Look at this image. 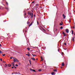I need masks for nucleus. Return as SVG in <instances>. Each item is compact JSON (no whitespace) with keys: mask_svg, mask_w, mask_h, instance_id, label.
<instances>
[{"mask_svg":"<svg viewBox=\"0 0 75 75\" xmlns=\"http://www.w3.org/2000/svg\"><path fill=\"white\" fill-rule=\"evenodd\" d=\"M62 34H64V35L65 34V33H64V32H63V33Z\"/></svg>","mask_w":75,"mask_h":75,"instance_id":"obj_34","label":"nucleus"},{"mask_svg":"<svg viewBox=\"0 0 75 75\" xmlns=\"http://www.w3.org/2000/svg\"><path fill=\"white\" fill-rule=\"evenodd\" d=\"M64 65H65V64H64V63H62V67H64Z\"/></svg>","mask_w":75,"mask_h":75,"instance_id":"obj_9","label":"nucleus"},{"mask_svg":"<svg viewBox=\"0 0 75 75\" xmlns=\"http://www.w3.org/2000/svg\"><path fill=\"white\" fill-rule=\"evenodd\" d=\"M67 34L64 35V37H65V36H67Z\"/></svg>","mask_w":75,"mask_h":75,"instance_id":"obj_27","label":"nucleus"},{"mask_svg":"<svg viewBox=\"0 0 75 75\" xmlns=\"http://www.w3.org/2000/svg\"><path fill=\"white\" fill-rule=\"evenodd\" d=\"M69 21H71V19H69Z\"/></svg>","mask_w":75,"mask_h":75,"instance_id":"obj_51","label":"nucleus"},{"mask_svg":"<svg viewBox=\"0 0 75 75\" xmlns=\"http://www.w3.org/2000/svg\"><path fill=\"white\" fill-rule=\"evenodd\" d=\"M31 59H32L33 61H35V59L34 58L32 57L31 58Z\"/></svg>","mask_w":75,"mask_h":75,"instance_id":"obj_4","label":"nucleus"},{"mask_svg":"<svg viewBox=\"0 0 75 75\" xmlns=\"http://www.w3.org/2000/svg\"><path fill=\"white\" fill-rule=\"evenodd\" d=\"M30 71H32L33 70V69H31V68L30 69Z\"/></svg>","mask_w":75,"mask_h":75,"instance_id":"obj_40","label":"nucleus"},{"mask_svg":"<svg viewBox=\"0 0 75 75\" xmlns=\"http://www.w3.org/2000/svg\"><path fill=\"white\" fill-rule=\"evenodd\" d=\"M32 55H33V57H35V56H36V55H35V54L34 55V54H32Z\"/></svg>","mask_w":75,"mask_h":75,"instance_id":"obj_17","label":"nucleus"},{"mask_svg":"<svg viewBox=\"0 0 75 75\" xmlns=\"http://www.w3.org/2000/svg\"><path fill=\"white\" fill-rule=\"evenodd\" d=\"M4 5V6H5V5Z\"/></svg>","mask_w":75,"mask_h":75,"instance_id":"obj_64","label":"nucleus"},{"mask_svg":"<svg viewBox=\"0 0 75 75\" xmlns=\"http://www.w3.org/2000/svg\"><path fill=\"white\" fill-rule=\"evenodd\" d=\"M66 32L67 33H69V30L67 29L66 30Z\"/></svg>","mask_w":75,"mask_h":75,"instance_id":"obj_2","label":"nucleus"},{"mask_svg":"<svg viewBox=\"0 0 75 75\" xmlns=\"http://www.w3.org/2000/svg\"><path fill=\"white\" fill-rule=\"evenodd\" d=\"M12 74H14V73H12Z\"/></svg>","mask_w":75,"mask_h":75,"instance_id":"obj_54","label":"nucleus"},{"mask_svg":"<svg viewBox=\"0 0 75 75\" xmlns=\"http://www.w3.org/2000/svg\"><path fill=\"white\" fill-rule=\"evenodd\" d=\"M31 18H33V13H32V15H31Z\"/></svg>","mask_w":75,"mask_h":75,"instance_id":"obj_6","label":"nucleus"},{"mask_svg":"<svg viewBox=\"0 0 75 75\" xmlns=\"http://www.w3.org/2000/svg\"><path fill=\"white\" fill-rule=\"evenodd\" d=\"M0 54H1L2 53V52L1 50H0Z\"/></svg>","mask_w":75,"mask_h":75,"instance_id":"obj_29","label":"nucleus"},{"mask_svg":"<svg viewBox=\"0 0 75 75\" xmlns=\"http://www.w3.org/2000/svg\"><path fill=\"white\" fill-rule=\"evenodd\" d=\"M63 18H65V15L64 14H63Z\"/></svg>","mask_w":75,"mask_h":75,"instance_id":"obj_7","label":"nucleus"},{"mask_svg":"<svg viewBox=\"0 0 75 75\" xmlns=\"http://www.w3.org/2000/svg\"><path fill=\"white\" fill-rule=\"evenodd\" d=\"M41 58L42 59V60H43V59L42 58V56L41 57Z\"/></svg>","mask_w":75,"mask_h":75,"instance_id":"obj_28","label":"nucleus"},{"mask_svg":"<svg viewBox=\"0 0 75 75\" xmlns=\"http://www.w3.org/2000/svg\"><path fill=\"white\" fill-rule=\"evenodd\" d=\"M30 23L29 22H28V21L27 22V23L28 24H29Z\"/></svg>","mask_w":75,"mask_h":75,"instance_id":"obj_19","label":"nucleus"},{"mask_svg":"<svg viewBox=\"0 0 75 75\" xmlns=\"http://www.w3.org/2000/svg\"><path fill=\"white\" fill-rule=\"evenodd\" d=\"M38 71H42V70H41V69H39L38 70Z\"/></svg>","mask_w":75,"mask_h":75,"instance_id":"obj_22","label":"nucleus"},{"mask_svg":"<svg viewBox=\"0 0 75 75\" xmlns=\"http://www.w3.org/2000/svg\"><path fill=\"white\" fill-rule=\"evenodd\" d=\"M6 4H7V5H8V3L7 2H6Z\"/></svg>","mask_w":75,"mask_h":75,"instance_id":"obj_39","label":"nucleus"},{"mask_svg":"<svg viewBox=\"0 0 75 75\" xmlns=\"http://www.w3.org/2000/svg\"><path fill=\"white\" fill-rule=\"evenodd\" d=\"M72 41H73L74 42L75 41V40H74V38H73L72 39Z\"/></svg>","mask_w":75,"mask_h":75,"instance_id":"obj_8","label":"nucleus"},{"mask_svg":"<svg viewBox=\"0 0 75 75\" xmlns=\"http://www.w3.org/2000/svg\"><path fill=\"white\" fill-rule=\"evenodd\" d=\"M32 71H33V72H35V70L34 69H32Z\"/></svg>","mask_w":75,"mask_h":75,"instance_id":"obj_21","label":"nucleus"},{"mask_svg":"<svg viewBox=\"0 0 75 75\" xmlns=\"http://www.w3.org/2000/svg\"><path fill=\"white\" fill-rule=\"evenodd\" d=\"M24 16H25V15H26V13H24Z\"/></svg>","mask_w":75,"mask_h":75,"instance_id":"obj_32","label":"nucleus"},{"mask_svg":"<svg viewBox=\"0 0 75 75\" xmlns=\"http://www.w3.org/2000/svg\"><path fill=\"white\" fill-rule=\"evenodd\" d=\"M65 45H67V44H66V43H64V44Z\"/></svg>","mask_w":75,"mask_h":75,"instance_id":"obj_35","label":"nucleus"},{"mask_svg":"<svg viewBox=\"0 0 75 75\" xmlns=\"http://www.w3.org/2000/svg\"><path fill=\"white\" fill-rule=\"evenodd\" d=\"M32 3H34V1H33L32 2Z\"/></svg>","mask_w":75,"mask_h":75,"instance_id":"obj_41","label":"nucleus"},{"mask_svg":"<svg viewBox=\"0 0 75 75\" xmlns=\"http://www.w3.org/2000/svg\"><path fill=\"white\" fill-rule=\"evenodd\" d=\"M4 62H4H4H4Z\"/></svg>","mask_w":75,"mask_h":75,"instance_id":"obj_62","label":"nucleus"},{"mask_svg":"<svg viewBox=\"0 0 75 75\" xmlns=\"http://www.w3.org/2000/svg\"><path fill=\"white\" fill-rule=\"evenodd\" d=\"M31 13H30V14H29L30 15V16H31Z\"/></svg>","mask_w":75,"mask_h":75,"instance_id":"obj_37","label":"nucleus"},{"mask_svg":"<svg viewBox=\"0 0 75 75\" xmlns=\"http://www.w3.org/2000/svg\"><path fill=\"white\" fill-rule=\"evenodd\" d=\"M12 69L14 68V67H12Z\"/></svg>","mask_w":75,"mask_h":75,"instance_id":"obj_48","label":"nucleus"},{"mask_svg":"<svg viewBox=\"0 0 75 75\" xmlns=\"http://www.w3.org/2000/svg\"><path fill=\"white\" fill-rule=\"evenodd\" d=\"M36 60H38V58H37V59H36Z\"/></svg>","mask_w":75,"mask_h":75,"instance_id":"obj_57","label":"nucleus"},{"mask_svg":"<svg viewBox=\"0 0 75 75\" xmlns=\"http://www.w3.org/2000/svg\"><path fill=\"white\" fill-rule=\"evenodd\" d=\"M0 59L1 61H3V60H2V59Z\"/></svg>","mask_w":75,"mask_h":75,"instance_id":"obj_38","label":"nucleus"},{"mask_svg":"<svg viewBox=\"0 0 75 75\" xmlns=\"http://www.w3.org/2000/svg\"><path fill=\"white\" fill-rule=\"evenodd\" d=\"M17 73H18L17 72H16V74H17Z\"/></svg>","mask_w":75,"mask_h":75,"instance_id":"obj_53","label":"nucleus"},{"mask_svg":"<svg viewBox=\"0 0 75 75\" xmlns=\"http://www.w3.org/2000/svg\"><path fill=\"white\" fill-rule=\"evenodd\" d=\"M14 68H15V69H16V68H17V67H14Z\"/></svg>","mask_w":75,"mask_h":75,"instance_id":"obj_44","label":"nucleus"},{"mask_svg":"<svg viewBox=\"0 0 75 75\" xmlns=\"http://www.w3.org/2000/svg\"><path fill=\"white\" fill-rule=\"evenodd\" d=\"M16 62H19V61H18V59H16Z\"/></svg>","mask_w":75,"mask_h":75,"instance_id":"obj_11","label":"nucleus"},{"mask_svg":"<svg viewBox=\"0 0 75 75\" xmlns=\"http://www.w3.org/2000/svg\"><path fill=\"white\" fill-rule=\"evenodd\" d=\"M28 54H29V52H28Z\"/></svg>","mask_w":75,"mask_h":75,"instance_id":"obj_61","label":"nucleus"},{"mask_svg":"<svg viewBox=\"0 0 75 75\" xmlns=\"http://www.w3.org/2000/svg\"><path fill=\"white\" fill-rule=\"evenodd\" d=\"M0 47H1V44H0Z\"/></svg>","mask_w":75,"mask_h":75,"instance_id":"obj_50","label":"nucleus"},{"mask_svg":"<svg viewBox=\"0 0 75 75\" xmlns=\"http://www.w3.org/2000/svg\"><path fill=\"white\" fill-rule=\"evenodd\" d=\"M62 23H60V25H62L63 24H62Z\"/></svg>","mask_w":75,"mask_h":75,"instance_id":"obj_15","label":"nucleus"},{"mask_svg":"<svg viewBox=\"0 0 75 75\" xmlns=\"http://www.w3.org/2000/svg\"><path fill=\"white\" fill-rule=\"evenodd\" d=\"M13 61L14 62H16V58L13 57Z\"/></svg>","mask_w":75,"mask_h":75,"instance_id":"obj_1","label":"nucleus"},{"mask_svg":"<svg viewBox=\"0 0 75 75\" xmlns=\"http://www.w3.org/2000/svg\"><path fill=\"white\" fill-rule=\"evenodd\" d=\"M62 28H63V27H62V26H61V27H60V29H62Z\"/></svg>","mask_w":75,"mask_h":75,"instance_id":"obj_24","label":"nucleus"},{"mask_svg":"<svg viewBox=\"0 0 75 75\" xmlns=\"http://www.w3.org/2000/svg\"><path fill=\"white\" fill-rule=\"evenodd\" d=\"M33 16L34 17H35V15H34Z\"/></svg>","mask_w":75,"mask_h":75,"instance_id":"obj_47","label":"nucleus"},{"mask_svg":"<svg viewBox=\"0 0 75 75\" xmlns=\"http://www.w3.org/2000/svg\"><path fill=\"white\" fill-rule=\"evenodd\" d=\"M14 64V62H13L12 63V64Z\"/></svg>","mask_w":75,"mask_h":75,"instance_id":"obj_56","label":"nucleus"},{"mask_svg":"<svg viewBox=\"0 0 75 75\" xmlns=\"http://www.w3.org/2000/svg\"><path fill=\"white\" fill-rule=\"evenodd\" d=\"M57 29H56V31H57Z\"/></svg>","mask_w":75,"mask_h":75,"instance_id":"obj_58","label":"nucleus"},{"mask_svg":"<svg viewBox=\"0 0 75 75\" xmlns=\"http://www.w3.org/2000/svg\"><path fill=\"white\" fill-rule=\"evenodd\" d=\"M5 62V63L6 64V62Z\"/></svg>","mask_w":75,"mask_h":75,"instance_id":"obj_63","label":"nucleus"},{"mask_svg":"<svg viewBox=\"0 0 75 75\" xmlns=\"http://www.w3.org/2000/svg\"><path fill=\"white\" fill-rule=\"evenodd\" d=\"M69 23H71V21H69Z\"/></svg>","mask_w":75,"mask_h":75,"instance_id":"obj_49","label":"nucleus"},{"mask_svg":"<svg viewBox=\"0 0 75 75\" xmlns=\"http://www.w3.org/2000/svg\"><path fill=\"white\" fill-rule=\"evenodd\" d=\"M58 51H59V49L58 50Z\"/></svg>","mask_w":75,"mask_h":75,"instance_id":"obj_52","label":"nucleus"},{"mask_svg":"<svg viewBox=\"0 0 75 75\" xmlns=\"http://www.w3.org/2000/svg\"><path fill=\"white\" fill-rule=\"evenodd\" d=\"M13 58V57H11V59H12Z\"/></svg>","mask_w":75,"mask_h":75,"instance_id":"obj_45","label":"nucleus"},{"mask_svg":"<svg viewBox=\"0 0 75 75\" xmlns=\"http://www.w3.org/2000/svg\"><path fill=\"white\" fill-rule=\"evenodd\" d=\"M29 63H30V65H31V62L30 60H29Z\"/></svg>","mask_w":75,"mask_h":75,"instance_id":"obj_18","label":"nucleus"},{"mask_svg":"<svg viewBox=\"0 0 75 75\" xmlns=\"http://www.w3.org/2000/svg\"><path fill=\"white\" fill-rule=\"evenodd\" d=\"M30 12H28V14H30Z\"/></svg>","mask_w":75,"mask_h":75,"instance_id":"obj_43","label":"nucleus"},{"mask_svg":"<svg viewBox=\"0 0 75 75\" xmlns=\"http://www.w3.org/2000/svg\"><path fill=\"white\" fill-rule=\"evenodd\" d=\"M54 72H52V75H54Z\"/></svg>","mask_w":75,"mask_h":75,"instance_id":"obj_23","label":"nucleus"},{"mask_svg":"<svg viewBox=\"0 0 75 75\" xmlns=\"http://www.w3.org/2000/svg\"><path fill=\"white\" fill-rule=\"evenodd\" d=\"M15 66H16V67H18V65L16 64L15 65Z\"/></svg>","mask_w":75,"mask_h":75,"instance_id":"obj_30","label":"nucleus"},{"mask_svg":"<svg viewBox=\"0 0 75 75\" xmlns=\"http://www.w3.org/2000/svg\"><path fill=\"white\" fill-rule=\"evenodd\" d=\"M41 61H42V59Z\"/></svg>","mask_w":75,"mask_h":75,"instance_id":"obj_59","label":"nucleus"},{"mask_svg":"<svg viewBox=\"0 0 75 75\" xmlns=\"http://www.w3.org/2000/svg\"><path fill=\"white\" fill-rule=\"evenodd\" d=\"M42 28V29L43 30H44V31H45V30H44V28H42V27H41Z\"/></svg>","mask_w":75,"mask_h":75,"instance_id":"obj_31","label":"nucleus"},{"mask_svg":"<svg viewBox=\"0 0 75 75\" xmlns=\"http://www.w3.org/2000/svg\"><path fill=\"white\" fill-rule=\"evenodd\" d=\"M62 54H63V52H62Z\"/></svg>","mask_w":75,"mask_h":75,"instance_id":"obj_60","label":"nucleus"},{"mask_svg":"<svg viewBox=\"0 0 75 75\" xmlns=\"http://www.w3.org/2000/svg\"><path fill=\"white\" fill-rule=\"evenodd\" d=\"M53 71L54 72H57V70H56V69H53Z\"/></svg>","mask_w":75,"mask_h":75,"instance_id":"obj_10","label":"nucleus"},{"mask_svg":"<svg viewBox=\"0 0 75 75\" xmlns=\"http://www.w3.org/2000/svg\"><path fill=\"white\" fill-rule=\"evenodd\" d=\"M5 55H6L5 54H2V56H3V57H4V56H5Z\"/></svg>","mask_w":75,"mask_h":75,"instance_id":"obj_26","label":"nucleus"},{"mask_svg":"<svg viewBox=\"0 0 75 75\" xmlns=\"http://www.w3.org/2000/svg\"><path fill=\"white\" fill-rule=\"evenodd\" d=\"M60 68H62V67H61Z\"/></svg>","mask_w":75,"mask_h":75,"instance_id":"obj_55","label":"nucleus"},{"mask_svg":"<svg viewBox=\"0 0 75 75\" xmlns=\"http://www.w3.org/2000/svg\"><path fill=\"white\" fill-rule=\"evenodd\" d=\"M12 66H13V67H14V66H15V65H14V64H13L12 65Z\"/></svg>","mask_w":75,"mask_h":75,"instance_id":"obj_36","label":"nucleus"},{"mask_svg":"<svg viewBox=\"0 0 75 75\" xmlns=\"http://www.w3.org/2000/svg\"><path fill=\"white\" fill-rule=\"evenodd\" d=\"M37 23L38 25L39 24V23H38V21H37Z\"/></svg>","mask_w":75,"mask_h":75,"instance_id":"obj_33","label":"nucleus"},{"mask_svg":"<svg viewBox=\"0 0 75 75\" xmlns=\"http://www.w3.org/2000/svg\"><path fill=\"white\" fill-rule=\"evenodd\" d=\"M26 55H28V57H30V55L28 54H26Z\"/></svg>","mask_w":75,"mask_h":75,"instance_id":"obj_20","label":"nucleus"},{"mask_svg":"<svg viewBox=\"0 0 75 75\" xmlns=\"http://www.w3.org/2000/svg\"><path fill=\"white\" fill-rule=\"evenodd\" d=\"M5 8L6 9V10H8V8Z\"/></svg>","mask_w":75,"mask_h":75,"instance_id":"obj_25","label":"nucleus"},{"mask_svg":"<svg viewBox=\"0 0 75 75\" xmlns=\"http://www.w3.org/2000/svg\"><path fill=\"white\" fill-rule=\"evenodd\" d=\"M26 49L27 50H28V51H30V48H27Z\"/></svg>","mask_w":75,"mask_h":75,"instance_id":"obj_13","label":"nucleus"},{"mask_svg":"<svg viewBox=\"0 0 75 75\" xmlns=\"http://www.w3.org/2000/svg\"><path fill=\"white\" fill-rule=\"evenodd\" d=\"M73 28H75V26H74L73 27Z\"/></svg>","mask_w":75,"mask_h":75,"instance_id":"obj_46","label":"nucleus"},{"mask_svg":"<svg viewBox=\"0 0 75 75\" xmlns=\"http://www.w3.org/2000/svg\"><path fill=\"white\" fill-rule=\"evenodd\" d=\"M74 31H73V30H71V34H74Z\"/></svg>","mask_w":75,"mask_h":75,"instance_id":"obj_12","label":"nucleus"},{"mask_svg":"<svg viewBox=\"0 0 75 75\" xmlns=\"http://www.w3.org/2000/svg\"><path fill=\"white\" fill-rule=\"evenodd\" d=\"M5 65H6V67L7 68V67H7V64H5Z\"/></svg>","mask_w":75,"mask_h":75,"instance_id":"obj_16","label":"nucleus"},{"mask_svg":"<svg viewBox=\"0 0 75 75\" xmlns=\"http://www.w3.org/2000/svg\"><path fill=\"white\" fill-rule=\"evenodd\" d=\"M8 67H11V64H8Z\"/></svg>","mask_w":75,"mask_h":75,"instance_id":"obj_5","label":"nucleus"},{"mask_svg":"<svg viewBox=\"0 0 75 75\" xmlns=\"http://www.w3.org/2000/svg\"><path fill=\"white\" fill-rule=\"evenodd\" d=\"M17 74H18V75H21V74L20 73V72H18L17 73Z\"/></svg>","mask_w":75,"mask_h":75,"instance_id":"obj_14","label":"nucleus"},{"mask_svg":"<svg viewBox=\"0 0 75 75\" xmlns=\"http://www.w3.org/2000/svg\"><path fill=\"white\" fill-rule=\"evenodd\" d=\"M36 6H38V4H36Z\"/></svg>","mask_w":75,"mask_h":75,"instance_id":"obj_42","label":"nucleus"},{"mask_svg":"<svg viewBox=\"0 0 75 75\" xmlns=\"http://www.w3.org/2000/svg\"><path fill=\"white\" fill-rule=\"evenodd\" d=\"M33 25V22L31 23L29 25V27H30L31 25Z\"/></svg>","mask_w":75,"mask_h":75,"instance_id":"obj_3","label":"nucleus"}]
</instances>
